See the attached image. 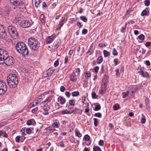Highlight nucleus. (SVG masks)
I'll use <instances>...</instances> for the list:
<instances>
[{
    "label": "nucleus",
    "instance_id": "obj_54",
    "mask_svg": "<svg viewBox=\"0 0 151 151\" xmlns=\"http://www.w3.org/2000/svg\"><path fill=\"white\" fill-rule=\"evenodd\" d=\"M104 144V141L102 140H100L99 142V145L103 146Z\"/></svg>",
    "mask_w": 151,
    "mask_h": 151
},
{
    "label": "nucleus",
    "instance_id": "obj_53",
    "mask_svg": "<svg viewBox=\"0 0 151 151\" xmlns=\"http://www.w3.org/2000/svg\"><path fill=\"white\" fill-rule=\"evenodd\" d=\"M99 69V67L98 66H96L94 67V71L96 73H97L98 72V70Z\"/></svg>",
    "mask_w": 151,
    "mask_h": 151
},
{
    "label": "nucleus",
    "instance_id": "obj_22",
    "mask_svg": "<svg viewBox=\"0 0 151 151\" xmlns=\"http://www.w3.org/2000/svg\"><path fill=\"white\" fill-rule=\"evenodd\" d=\"M18 7L19 8V10L22 12H24L26 10V8L24 5V4L19 6H18Z\"/></svg>",
    "mask_w": 151,
    "mask_h": 151
},
{
    "label": "nucleus",
    "instance_id": "obj_23",
    "mask_svg": "<svg viewBox=\"0 0 151 151\" xmlns=\"http://www.w3.org/2000/svg\"><path fill=\"white\" fill-rule=\"evenodd\" d=\"M24 4L23 0H17V2L16 6H19Z\"/></svg>",
    "mask_w": 151,
    "mask_h": 151
},
{
    "label": "nucleus",
    "instance_id": "obj_43",
    "mask_svg": "<svg viewBox=\"0 0 151 151\" xmlns=\"http://www.w3.org/2000/svg\"><path fill=\"white\" fill-rule=\"evenodd\" d=\"M10 2L13 5L16 6L17 2V0H10Z\"/></svg>",
    "mask_w": 151,
    "mask_h": 151
},
{
    "label": "nucleus",
    "instance_id": "obj_63",
    "mask_svg": "<svg viewBox=\"0 0 151 151\" xmlns=\"http://www.w3.org/2000/svg\"><path fill=\"white\" fill-rule=\"evenodd\" d=\"M73 51L72 50H70L69 51L68 54H69V55H70V56H69L70 57V56H71L72 55V54L73 53Z\"/></svg>",
    "mask_w": 151,
    "mask_h": 151
},
{
    "label": "nucleus",
    "instance_id": "obj_59",
    "mask_svg": "<svg viewBox=\"0 0 151 151\" xmlns=\"http://www.w3.org/2000/svg\"><path fill=\"white\" fill-rule=\"evenodd\" d=\"M60 90L61 91L63 92L65 90V88L63 86H61L60 87Z\"/></svg>",
    "mask_w": 151,
    "mask_h": 151
},
{
    "label": "nucleus",
    "instance_id": "obj_31",
    "mask_svg": "<svg viewBox=\"0 0 151 151\" xmlns=\"http://www.w3.org/2000/svg\"><path fill=\"white\" fill-rule=\"evenodd\" d=\"M103 52L104 54V57H107L110 54L109 52L108 51L105 50H103Z\"/></svg>",
    "mask_w": 151,
    "mask_h": 151
},
{
    "label": "nucleus",
    "instance_id": "obj_30",
    "mask_svg": "<svg viewBox=\"0 0 151 151\" xmlns=\"http://www.w3.org/2000/svg\"><path fill=\"white\" fill-rule=\"evenodd\" d=\"M59 122L58 123L57 122H54L52 124V126L54 128H58L59 127Z\"/></svg>",
    "mask_w": 151,
    "mask_h": 151
},
{
    "label": "nucleus",
    "instance_id": "obj_61",
    "mask_svg": "<svg viewBox=\"0 0 151 151\" xmlns=\"http://www.w3.org/2000/svg\"><path fill=\"white\" fill-rule=\"evenodd\" d=\"M87 29H84L82 31V34L83 35H85L87 33Z\"/></svg>",
    "mask_w": 151,
    "mask_h": 151
},
{
    "label": "nucleus",
    "instance_id": "obj_10",
    "mask_svg": "<svg viewBox=\"0 0 151 151\" xmlns=\"http://www.w3.org/2000/svg\"><path fill=\"white\" fill-rule=\"evenodd\" d=\"M32 24V23L27 20H23L20 22V25L23 28H28Z\"/></svg>",
    "mask_w": 151,
    "mask_h": 151
},
{
    "label": "nucleus",
    "instance_id": "obj_39",
    "mask_svg": "<svg viewBox=\"0 0 151 151\" xmlns=\"http://www.w3.org/2000/svg\"><path fill=\"white\" fill-rule=\"evenodd\" d=\"M40 3V0H35V4L36 8L38 6Z\"/></svg>",
    "mask_w": 151,
    "mask_h": 151
},
{
    "label": "nucleus",
    "instance_id": "obj_21",
    "mask_svg": "<svg viewBox=\"0 0 151 151\" xmlns=\"http://www.w3.org/2000/svg\"><path fill=\"white\" fill-rule=\"evenodd\" d=\"M75 133L76 136L78 137H81L82 136V134L78 129H76L75 130Z\"/></svg>",
    "mask_w": 151,
    "mask_h": 151
},
{
    "label": "nucleus",
    "instance_id": "obj_36",
    "mask_svg": "<svg viewBox=\"0 0 151 151\" xmlns=\"http://www.w3.org/2000/svg\"><path fill=\"white\" fill-rule=\"evenodd\" d=\"M80 19L85 22H86L87 20V19L86 16H82L80 17Z\"/></svg>",
    "mask_w": 151,
    "mask_h": 151
},
{
    "label": "nucleus",
    "instance_id": "obj_62",
    "mask_svg": "<svg viewBox=\"0 0 151 151\" xmlns=\"http://www.w3.org/2000/svg\"><path fill=\"white\" fill-rule=\"evenodd\" d=\"M141 52L142 54H144L146 52V50L144 48H142V50L139 51L140 52Z\"/></svg>",
    "mask_w": 151,
    "mask_h": 151
},
{
    "label": "nucleus",
    "instance_id": "obj_45",
    "mask_svg": "<svg viewBox=\"0 0 151 151\" xmlns=\"http://www.w3.org/2000/svg\"><path fill=\"white\" fill-rule=\"evenodd\" d=\"M75 104V102L74 100H71L69 101V104L71 106H74Z\"/></svg>",
    "mask_w": 151,
    "mask_h": 151
},
{
    "label": "nucleus",
    "instance_id": "obj_14",
    "mask_svg": "<svg viewBox=\"0 0 151 151\" xmlns=\"http://www.w3.org/2000/svg\"><path fill=\"white\" fill-rule=\"evenodd\" d=\"M77 77L74 73H72L70 76V80L71 81L74 82L77 81Z\"/></svg>",
    "mask_w": 151,
    "mask_h": 151
},
{
    "label": "nucleus",
    "instance_id": "obj_55",
    "mask_svg": "<svg viewBox=\"0 0 151 151\" xmlns=\"http://www.w3.org/2000/svg\"><path fill=\"white\" fill-rule=\"evenodd\" d=\"M116 73V75L117 76H119L120 73H119V69H116L115 70Z\"/></svg>",
    "mask_w": 151,
    "mask_h": 151
},
{
    "label": "nucleus",
    "instance_id": "obj_19",
    "mask_svg": "<svg viewBox=\"0 0 151 151\" xmlns=\"http://www.w3.org/2000/svg\"><path fill=\"white\" fill-rule=\"evenodd\" d=\"M92 45L90 46L88 51L86 52V53L89 54V55H91L94 52V50L92 48Z\"/></svg>",
    "mask_w": 151,
    "mask_h": 151
},
{
    "label": "nucleus",
    "instance_id": "obj_44",
    "mask_svg": "<svg viewBox=\"0 0 151 151\" xmlns=\"http://www.w3.org/2000/svg\"><path fill=\"white\" fill-rule=\"evenodd\" d=\"M145 38V37L144 35L142 34H141L138 37V38L140 40H141L142 41L144 40Z\"/></svg>",
    "mask_w": 151,
    "mask_h": 151
},
{
    "label": "nucleus",
    "instance_id": "obj_11",
    "mask_svg": "<svg viewBox=\"0 0 151 151\" xmlns=\"http://www.w3.org/2000/svg\"><path fill=\"white\" fill-rule=\"evenodd\" d=\"M56 37L55 35H52L46 38V42L47 44H50L52 42Z\"/></svg>",
    "mask_w": 151,
    "mask_h": 151
},
{
    "label": "nucleus",
    "instance_id": "obj_2",
    "mask_svg": "<svg viewBox=\"0 0 151 151\" xmlns=\"http://www.w3.org/2000/svg\"><path fill=\"white\" fill-rule=\"evenodd\" d=\"M16 48L17 52L24 56L28 54L27 47L25 43L22 42H17L16 45Z\"/></svg>",
    "mask_w": 151,
    "mask_h": 151
},
{
    "label": "nucleus",
    "instance_id": "obj_29",
    "mask_svg": "<svg viewBox=\"0 0 151 151\" xmlns=\"http://www.w3.org/2000/svg\"><path fill=\"white\" fill-rule=\"evenodd\" d=\"M85 77L86 78H89L91 76V73L89 71H86L85 73Z\"/></svg>",
    "mask_w": 151,
    "mask_h": 151
},
{
    "label": "nucleus",
    "instance_id": "obj_40",
    "mask_svg": "<svg viewBox=\"0 0 151 151\" xmlns=\"http://www.w3.org/2000/svg\"><path fill=\"white\" fill-rule=\"evenodd\" d=\"M129 91H127L126 92H123L122 93V94H123L122 97L123 98H125L126 96H127L129 95Z\"/></svg>",
    "mask_w": 151,
    "mask_h": 151
},
{
    "label": "nucleus",
    "instance_id": "obj_15",
    "mask_svg": "<svg viewBox=\"0 0 151 151\" xmlns=\"http://www.w3.org/2000/svg\"><path fill=\"white\" fill-rule=\"evenodd\" d=\"M36 122L34 119H31L28 120L27 122V124L28 125H35Z\"/></svg>",
    "mask_w": 151,
    "mask_h": 151
},
{
    "label": "nucleus",
    "instance_id": "obj_7",
    "mask_svg": "<svg viewBox=\"0 0 151 151\" xmlns=\"http://www.w3.org/2000/svg\"><path fill=\"white\" fill-rule=\"evenodd\" d=\"M8 36L6 32L4 26L0 24V39L6 40L8 39Z\"/></svg>",
    "mask_w": 151,
    "mask_h": 151
},
{
    "label": "nucleus",
    "instance_id": "obj_56",
    "mask_svg": "<svg viewBox=\"0 0 151 151\" xmlns=\"http://www.w3.org/2000/svg\"><path fill=\"white\" fill-rule=\"evenodd\" d=\"M47 129L48 130L50 131V132L52 133L53 132L55 131V129H50L49 128H47L46 129Z\"/></svg>",
    "mask_w": 151,
    "mask_h": 151
},
{
    "label": "nucleus",
    "instance_id": "obj_24",
    "mask_svg": "<svg viewBox=\"0 0 151 151\" xmlns=\"http://www.w3.org/2000/svg\"><path fill=\"white\" fill-rule=\"evenodd\" d=\"M103 58L101 56H99L97 59L96 62L98 64L101 63L103 61Z\"/></svg>",
    "mask_w": 151,
    "mask_h": 151
},
{
    "label": "nucleus",
    "instance_id": "obj_38",
    "mask_svg": "<svg viewBox=\"0 0 151 151\" xmlns=\"http://www.w3.org/2000/svg\"><path fill=\"white\" fill-rule=\"evenodd\" d=\"M79 94L78 91H73L72 93V95L73 96H78Z\"/></svg>",
    "mask_w": 151,
    "mask_h": 151
},
{
    "label": "nucleus",
    "instance_id": "obj_46",
    "mask_svg": "<svg viewBox=\"0 0 151 151\" xmlns=\"http://www.w3.org/2000/svg\"><path fill=\"white\" fill-rule=\"evenodd\" d=\"M147 15V12L145 9L143 10L142 11V12L141 14V16H144L145 15Z\"/></svg>",
    "mask_w": 151,
    "mask_h": 151
},
{
    "label": "nucleus",
    "instance_id": "obj_16",
    "mask_svg": "<svg viewBox=\"0 0 151 151\" xmlns=\"http://www.w3.org/2000/svg\"><path fill=\"white\" fill-rule=\"evenodd\" d=\"M95 108L93 109L94 111H97L101 109V107L100 105L98 104H95L94 105Z\"/></svg>",
    "mask_w": 151,
    "mask_h": 151
},
{
    "label": "nucleus",
    "instance_id": "obj_17",
    "mask_svg": "<svg viewBox=\"0 0 151 151\" xmlns=\"http://www.w3.org/2000/svg\"><path fill=\"white\" fill-rule=\"evenodd\" d=\"M0 136H1L5 137H7L8 136V134L5 132L1 130L0 131Z\"/></svg>",
    "mask_w": 151,
    "mask_h": 151
},
{
    "label": "nucleus",
    "instance_id": "obj_58",
    "mask_svg": "<svg viewBox=\"0 0 151 151\" xmlns=\"http://www.w3.org/2000/svg\"><path fill=\"white\" fill-rule=\"evenodd\" d=\"M26 132L27 134H29L31 133V130L30 128H28L26 130Z\"/></svg>",
    "mask_w": 151,
    "mask_h": 151
},
{
    "label": "nucleus",
    "instance_id": "obj_26",
    "mask_svg": "<svg viewBox=\"0 0 151 151\" xmlns=\"http://www.w3.org/2000/svg\"><path fill=\"white\" fill-rule=\"evenodd\" d=\"M53 72V71L52 70L49 69L47 70L46 74L47 76L51 75L52 73Z\"/></svg>",
    "mask_w": 151,
    "mask_h": 151
},
{
    "label": "nucleus",
    "instance_id": "obj_64",
    "mask_svg": "<svg viewBox=\"0 0 151 151\" xmlns=\"http://www.w3.org/2000/svg\"><path fill=\"white\" fill-rule=\"evenodd\" d=\"M59 65V62L58 60H56L54 63V65L55 67Z\"/></svg>",
    "mask_w": 151,
    "mask_h": 151
},
{
    "label": "nucleus",
    "instance_id": "obj_8",
    "mask_svg": "<svg viewBox=\"0 0 151 151\" xmlns=\"http://www.w3.org/2000/svg\"><path fill=\"white\" fill-rule=\"evenodd\" d=\"M7 90V86L6 83L3 80H0V95H3Z\"/></svg>",
    "mask_w": 151,
    "mask_h": 151
},
{
    "label": "nucleus",
    "instance_id": "obj_51",
    "mask_svg": "<svg viewBox=\"0 0 151 151\" xmlns=\"http://www.w3.org/2000/svg\"><path fill=\"white\" fill-rule=\"evenodd\" d=\"M112 54L114 55H117L118 53L115 48H113Z\"/></svg>",
    "mask_w": 151,
    "mask_h": 151
},
{
    "label": "nucleus",
    "instance_id": "obj_25",
    "mask_svg": "<svg viewBox=\"0 0 151 151\" xmlns=\"http://www.w3.org/2000/svg\"><path fill=\"white\" fill-rule=\"evenodd\" d=\"M141 122L143 124H145L146 121V119H145V116L143 115V114H142V117L141 119Z\"/></svg>",
    "mask_w": 151,
    "mask_h": 151
},
{
    "label": "nucleus",
    "instance_id": "obj_35",
    "mask_svg": "<svg viewBox=\"0 0 151 151\" xmlns=\"http://www.w3.org/2000/svg\"><path fill=\"white\" fill-rule=\"evenodd\" d=\"M113 109L114 110H118L119 108V106L118 104H116L113 106Z\"/></svg>",
    "mask_w": 151,
    "mask_h": 151
},
{
    "label": "nucleus",
    "instance_id": "obj_34",
    "mask_svg": "<svg viewBox=\"0 0 151 151\" xmlns=\"http://www.w3.org/2000/svg\"><path fill=\"white\" fill-rule=\"evenodd\" d=\"M85 101H86V99L85 98H84V99H82V101H81L82 103L83 104V106L84 107H86L87 105V106H88L89 105V104L88 103H87L86 104L84 103V102Z\"/></svg>",
    "mask_w": 151,
    "mask_h": 151
},
{
    "label": "nucleus",
    "instance_id": "obj_41",
    "mask_svg": "<svg viewBox=\"0 0 151 151\" xmlns=\"http://www.w3.org/2000/svg\"><path fill=\"white\" fill-rule=\"evenodd\" d=\"M50 109V106L48 105H45L43 107V110L48 111Z\"/></svg>",
    "mask_w": 151,
    "mask_h": 151
},
{
    "label": "nucleus",
    "instance_id": "obj_33",
    "mask_svg": "<svg viewBox=\"0 0 151 151\" xmlns=\"http://www.w3.org/2000/svg\"><path fill=\"white\" fill-rule=\"evenodd\" d=\"M61 112L63 114H69V111L67 109H65L64 110H62L61 111Z\"/></svg>",
    "mask_w": 151,
    "mask_h": 151
},
{
    "label": "nucleus",
    "instance_id": "obj_4",
    "mask_svg": "<svg viewBox=\"0 0 151 151\" xmlns=\"http://www.w3.org/2000/svg\"><path fill=\"white\" fill-rule=\"evenodd\" d=\"M28 44L31 49L33 50H37L39 45L38 40L34 37L29 38L28 40Z\"/></svg>",
    "mask_w": 151,
    "mask_h": 151
},
{
    "label": "nucleus",
    "instance_id": "obj_42",
    "mask_svg": "<svg viewBox=\"0 0 151 151\" xmlns=\"http://www.w3.org/2000/svg\"><path fill=\"white\" fill-rule=\"evenodd\" d=\"M92 97L93 99H96L98 97V96L96 93L94 92H93L91 93Z\"/></svg>",
    "mask_w": 151,
    "mask_h": 151
},
{
    "label": "nucleus",
    "instance_id": "obj_5",
    "mask_svg": "<svg viewBox=\"0 0 151 151\" xmlns=\"http://www.w3.org/2000/svg\"><path fill=\"white\" fill-rule=\"evenodd\" d=\"M8 31L9 35L13 38L16 39L18 35V32L16 28L12 25H9L8 27Z\"/></svg>",
    "mask_w": 151,
    "mask_h": 151
},
{
    "label": "nucleus",
    "instance_id": "obj_13",
    "mask_svg": "<svg viewBox=\"0 0 151 151\" xmlns=\"http://www.w3.org/2000/svg\"><path fill=\"white\" fill-rule=\"evenodd\" d=\"M58 101L61 105H63L66 102L65 99L61 96H60L58 99Z\"/></svg>",
    "mask_w": 151,
    "mask_h": 151
},
{
    "label": "nucleus",
    "instance_id": "obj_57",
    "mask_svg": "<svg viewBox=\"0 0 151 151\" xmlns=\"http://www.w3.org/2000/svg\"><path fill=\"white\" fill-rule=\"evenodd\" d=\"M20 136H17L15 138V141L17 142H19Z\"/></svg>",
    "mask_w": 151,
    "mask_h": 151
},
{
    "label": "nucleus",
    "instance_id": "obj_28",
    "mask_svg": "<svg viewBox=\"0 0 151 151\" xmlns=\"http://www.w3.org/2000/svg\"><path fill=\"white\" fill-rule=\"evenodd\" d=\"M93 151H101V149L98 146H95L93 148Z\"/></svg>",
    "mask_w": 151,
    "mask_h": 151
},
{
    "label": "nucleus",
    "instance_id": "obj_52",
    "mask_svg": "<svg viewBox=\"0 0 151 151\" xmlns=\"http://www.w3.org/2000/svg\"><path fill=\"white\" fill-rule=\"evenodd\" d=\"M84 138L86 141H88L90 139V137L88 135L86 134L85 135Z\"/></svg>",
    "mask_w": 151,
    "mask_h": 151
},
{
    "label": "nucleus",
    "instance_id": "obj_3",
    "mask_svg": "<svg viewBox=\"0 0 151 151\" xmlns=\"http://www.w3.org/2000/svg\"><path fill=\"white\" fill-rule=\"evenodd\" d=\"M7 82L10 88L15 87L18 83L17 75L14 74H9L7 77Z\"/></svg>",
    "mask_w": 151,
    "mask_h": 151
},
{
    "label": "nucleus",
    "instance_id": "obj_27",
    "mask_svg": "<svg viewBox=\"0 0 151 151\" xmlns=\"http://www.w3.org/2000/svg\"><path fill=\"white\" fill-rule=\"evenodd\" d=\"M51 97L49 96L46 98V99L45 101H42V103H44V102H46L47 103H48V102H50L51 101Z\"/></svg>",
    "mask_w": 151,
    "mask_h": 151
},
{
    "label": "nucleus",
    "instance_id": "obj_60",
    "mask_svg": "<svg viewBox=\"0 0 151 151\" xmlns=\"http://www.w3.org/2000/svg\"><path fill=\"white\" fill-rule=\"evenodd\" d=\"M114 62L115 63V65H116L119 62L117 58H115L114 60Z\"/></svg>",
    "mask_w": 151,
    "mask_h": 151
},
{
    "label": "nucleus",
    "instance_id": "obj_18",
    "mask_svg": "<svg viewBox=\"0 0 151 151\" xmlns=\"http://www.w3.org/2000/svg\"><path fill=\"white\" fill-rule=\"evenodd\" d=\"M42 100V98H36L35 99V101L34 103H35L36 104V105H37L39 103H40Z\"/></svg>",
    "mask_w": 151,
    "mask_h": 151
},
{
    "label": "nucleus",
    "instance_id": "obj_1",
    "mask_svg": "<svg viewBox=\"0 0 151 151\" xmlns=\"http://www.w3.org/2000/svg\"><path fill=\"white\" fill-rule=\"evenodd\" d=\"M14 63V59L9 56L7 52L4 49L0 48V64L4 63L7 65H11Z\"/></svg>",
    "mask_w": 151,
    "mask_h": 151
},
{
    "label": "nucleus",
    "instance_id": "obj_49",
    "mask_svg": "<svg viewBox=\"0 0 151 151\" xmlns=\"http://www.w3.org/2000/svg\"><path fill=\"white\" fill-rule=\"evenodd\" d=\"M94 116L98 117L101 118L102 116V114L100 112L96 113L94 114Z\"/></svg>",
    "mask_w": 151,
    "mask_h": 151
},
{
    "label": "nucleus",
    "instance_id": "obj_50",
    "mask_svg": "<svg viewBox=\"0 0 151 151\" xmlns=\"http://www.w3.org/2000/svg\"><path fill=\"white\" fill-rule=\"evenodd\" d=\"M145 4L146 6H148L150 5V0H145Z\"/></svg>",
    "mask_w": 151,
    "mask_h": 151
},
{
    "label": "nucleus",
    "instance_id": "obj_9",
    "mask_svg": "<svg viewBox=\"0 0 151 151\" xmlns=\"http://www.w3.org/2000/svg\"><path fill=\"white\" fill-rule=\"evenodd\" d=\"M141 88L140 85H136L131 86L129 87V91H131L130 94L131 96H134V93L136 91L139 90Z\"/></svg>",
    "mask_w": 151,
    "mask_h": 151
},
{
    "label": "nucleus",
    "instance_id": "obj_20",
    "mask_svg": "<svg viewBox=\"0 0 151 151\" xmlns=\"http://www.w3.org/2000/svg\"><path fill=\"white\" fill-rule=\"evenodd\" d=\"M40 19L42 23H45V16L43 14H40Z\"/></svg>",
    "mask_w": 151,
    "mask_h": 151
},
{
    "label": "nucleus",
    "instance_id": "obj_6",
    "mask_svg": "<svg viewBox=\"0 0 151 151\" xmlns=\"http://www.w3.org/2000/svg\"><path fill=\"white\" fill-rule=\"evenodd\" d=\"M108 80L106 78H104L102 81L101 86L99 91V94L102 95L106 92V86Z\"/></svg>",
    "mask_w": 151,
    "mask_h": 151
},
{
    "label": "nucleus",
    "instance_id": "obj_12",
    "mask_svg": "<svg viewBox=\"0 0 151 151\" xmlns=\"http://www.w3.org/2000/svg\"><path fill=\"white\" fill-rule=\"evenodd\" d=\"M140 75L143 77L148 78L149 77V75L148 72L146 71L140 70L138 72Z\"/></svg>",
    "mask_w": 151,
    "mask_h": 151
},
{
    "label": "nucleus",
    "instance_id": "obj_47",
    "mask_svg": "<svg viewBox=\"0 0 151 151\" xmlns=\"http://www.w3.org/2000/svg\"><path fill=\"white\" fill-rule=\"evenodd\" d=\"M21 131L22 132L21 133V135L22 137H24V138H22V139H24L25 138L24 136L26 134L24 132L25 130L24 129L23 130L22 129V130H21Z\"/></svg>",
    "mask_w": 151,
    "mask_h": 151
},
{
    "label": "nucleus",
    "instance_id": "obj_48",
    "mask_svg": "<svg viewBox=\"0 0 151 151\" xmlns=\"http://www.w3.org/2000/svg\"><path fill=\"white\" fill-rule=\"evenodd\" d=\"M145 102L146 106L147 107H149V99L147 98H146L145 99Z\"/></svg>",
    "mask_w": 151,
    "mask_h": 151
},
{
    "label": "nucleus",
    "instance_id": "obj_32",
    "mask_svg": "<svg viewBox=\"0 0 151 151\" xmlns=\"http://www.w3.org/2000/svg\"><path fill=\"white\" fill-rule=\"evenodd\" d=\"M75 114H81L82 112V110L77 108H75Z\"/></svg>",
    "mask_w": 151,
    "mask_h": 151
},
{
    "label": "nucleus",
    "instance_id": "obj_37",
    "mask_svg": "<svg viewBox=\"0 0 151 151\" xmlns=\"http://www.w3.org/2000/svg\"><path fill=\"white\" fill-rule=\"evenodd\" d=\"M93 119L94 121V125L95 127H97L99 123L98 119L95 118H94Z\"/></svg>",
    "mask_w": 151,
    "mask_h": 151
}]
</instances>
